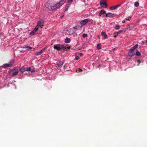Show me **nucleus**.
I'll use <instances>...</instances> for the list:
<instances>
[{
	"instance_id": "nucleus-1",
	"label": "nucleus",
	"mask_w": 147,
	"mask_h": 147,
	"mask_svg": "<svg viewBox=\"0 0 147 147\" xmlns=\"http://www.w3.org/2000/svg\"><path fill=\"white\" fill-rule=\"evenodd\" d=\"M53 46L54 49H56L57 51H60L61 49H62L63 50H66V48L65 47L60 44H57L54 45Z\"/></svg>"
},
{
	"instance_id": "nucleus-2",
	"label": "nucleus",
	"mask_w": 147,
	"mask_h": 147,
	"mask_svg": "<svg viewBox=\"0 0 147 147\" xmlns=\"http://www.w3.org/2000/svg\"><path fill=\"white\" fill-rule=\"evenodd\" d=\"M66 0H62L61 1L57 4H53V6L54 8V9L59 8L64 3Z\"/></svg>"
},
{
	"instance_id": "nucleus-3",
	"label": "nucleus",
	"mask_w": 147,
	"mask_h": 147,
	"mask_svg": "<svg viewBox=\"0 0 147 147\" xmlns=\"http://www.w3.org/2000/svg\"><path fill=\"white\" fill-rule=\"evenodd\" d=\"M45 6L47 8L49 9L50 10L54 9L53 5H52V3H50L49 1L46 3Z\"/></svg>"
},
{
	"instance_id": "nucleus-4",
	"label": "nucleus",
	"mask_w": 147,
	"mask_h": 147,
	"mask_svg": "<svg viewBox=\"0 0 147 147\" xmlns=\"http://www.w3.org/2000/svg\"><path fill=\"white\" fill-rule=\"evenodd\" d=\"M77 30V27L76 26L74 27L73 28H71L69 30V33L70 34H72L75 32Z\"/></svg>"
},
{
	"instance_id": "nucleus-5",
	"label": "nucleus",
	"mask_w": 147,
	"mask_h": 147,
	"mask_svg": "<svg viewBox=\"0 0 147 147\" xmlns=\"http://www.w3.org/2000/svg\"><path fill=\"white\" fill-rule=\"evenodd\" d=\"M100 4L102 7H106L107 6V5L105 1L104 0H101L100 1Z\"/></svg>"
},
{
	"instance_id": "nucleus-6",
	"label": "nucleus",
	"mask_w": 147,
	"mask_h": 147,
	"mask_svg": "<svg viewBox=\"0 0 147 147\" xmlns=\"http://www.w3.org/2000/svg\"><path fill=\"white\" fill-rule=\"evenodd\" d=\"M89 21V20L88 19H86L81 20L80 22V24L82 26H83L88 22Z\"/></svg>"
},
{
	"instance_id": "nucleus-7",
	"label": "nucleus",
	"mask_w": 147,
	"mask_h": 147,
	"mask_svg": "<svg viewBox=\"0 0 147 147\" xmlns=\"http://www.w3.org/2000/svg\"><path fill=\"white\" fill-rule=\"evenodd\" d=\"M38 27L35 28V29L30 33V35L31 36L34 35L36 33L38 30Z\"/></svg>"
},
{
	"instance_id": "nucleus-8",
	"label": "nucleus",
	"mask_w": 147,
	"mask_h": 147,
	"mask_svg": "<svg viewBox=\"0 0 147 147\" xmlns=\"http://www.w3.org/2000/svg\"><path fill=\"white\" fill-rule=\"evenodd\" d=\"M45 50V48H44V49H43L42 50H41L39 52H36L35 53V55H39L40 54H41L42 53H43L44 52Z\"/></svg>"
},
{
	"instance_id": "nucleus-9",
	"label": "nucleus",
	"mask_w": 147,
	"mask_h": 147,
	"mask_svg": "<svg viewBox=\"0 0 147 147\" xmlns=\"http://www.w3.org/2000/svg\"><path fill=\"white\" fill-rule=\"evenodd\" d=\"M43 26V22L42 23L41 21H38L37 26H40L41 28H42Z\"/></svg>"
},
{
	"instance_id": "nucleus-10",
	"label": "nucleus",
	"mask_w": 147,
	"mask_h": 147,
	"mask_svg": "<svg viewBox=\"0 0 147 147\" xmlns=\"http://www.w3.org/2000/svg\"><path fill=\"white\" fill-rule=\"evenodd\" d=\"M135 51H129L128 53V55L130 57H131L133 56L135 54Z\"/></svg>"
},
{
	"instance_id": "nucleus-11",
	"label": "nucleus",
	"mask_w": 147,
	"mask_h": 147,
	"mask_svg": "<svg viewBox=\"0 0 147 147\" xmlns=\"http://www.w3.org/2000/svg\"><path fill=\"white\" fill-rule=\"evenodd\" d=\"M57 65L59 67H60L63 64V62L62 61H59L57 62Z\"/></svg>"
},
{
	"instance_id": "nucleus-12",
	"label": "nucleus",
	"mask_w": 147,
	"mask_h": 147,
	"mask_svg": "<svg viewBox=\"0 0 147 147\" xmlns=\"http://www.w3.org/2000/svg\"><path fill=\"white\" fill-rule=\"evenodd\" d=\"M20 70L22 73H23L25 71H27V67H22L20 69Z\"/></svg>"
},
{
	"instance_id": "nucleus-13",
	"label": "nucleus",
	"mask_w": 147,
	"mask_h": 147,
	"mask_svg": "<svg viewBox=\"0 0 147 147\" xmlns=\"http://www.w3.org/2000/svg\"><path fill=\"white\" fill-rule=\"evenodd\" d=\"M120 5H118L112 6L110 7V9L112 10H114L117 8L118 7H119Z\"/></svg>"
},
{
	"instance_id": "nucleus-14",
	"label": "nucleus",
	"mask_w": 147,
	"mask_h": 147,
	"mask_svg": "<svg viewBox=\"0 0 147 147\" xmlns=\"http://www.w3.org/2000/svg\"><path fill=\"white\" fill-rule=\"evenodd\" d=\"M1 67L3 68H5L11 66L10 65H9V64L5 63L3 64Z\"/></svg>"
},
{
	"instance_id": "nucleus-15",
	"label": "nucleus",
	"mask_w": 147,
	"mask_h": 147,
	"mask_svg": "<svg viewBox=\"0 0 147 147\" xmlns=\"http://www.w3.org/2000/svg\"><path fill=\"white\" fill-rule=\"evenodd\" d=\"M105 14L106 15V16L110 18H112L113 17V14L111 13H108L107 14L105 13Z\"/></svg>"
},
{
	"instance_id": "nucleus-16",
	"label": "nucleus",
	"mask_w": 147,
	"mask_h": 147,
	"mask_svg": "<svg viewBox=\"0 0 147 147\" xmlns=\"http://www.w3.org/2000/svg\"><path fill=\"white\" fill-rule=\"evenodd\" d=\"M123 32L122 30H120L118 32H115L114 33V37L116 38L117 35Z\"/></svg>"
},
{
	"instance_id": "nucleus-17",
	"label": "nucleus",
	"mask_w": 147,
	"mask_h": 147,
	"mask_svg": "<svg viewBox=\"0 0 147 147\" xmlns=\"http://www.w3.org/2000/svg\"><path fill=\"white\" fill-rule=\"evenodd\" d=\"M101 34L102 36H103L104 37V38L105 39H107V36L105 32H102L101 33Z\"/></svg>"
},
{
	"instance_id": "nucleus-18",
	"label": "nucleus",
	"mask_w": 147,
	"mask_h": 147,
	"mask_svg": "<svg viewBox=\"0 0 147 147\" xmlns=\"http://www.w3.org/2000/svg\"><path fill=\"white\" fill-rule=\"evenodd\" d=\"M70 41V38L67 37L66 38L65 41V43H69Z\"/></svg>"
},
{
	"instance_id": "nucleus-19",
	"label": "nucleus",
	"mask_w": 147,
	"mask_h": 147,
	"mask_svg": "<svg viewBox=\"0 0 147 147\" xmlns=\"http://www.w3.org/2000/svg\"><path fill=\"white\" fill-rule=\"evenodd\" d=\"M24 48L27 49L28 50H31L32 49V48L27 45L24 46Z\"/></svg>"
},
{
	"instance_id": "nucleus-20",
	"label": "nucleus",
	"mask_w": 147,
	"mask_h": 147,
	"mask_svg": "<svg viewBox=\"0 0 147 147\" xmlns=\"http://www.w3.org/2000/svg\"><path fill=\"white\" fill-rule=\"evenodd\" d=\"M105 13V11L104 10H101L99 12V15L101 16V15L104 14Z\"/></svg>"
},
{
	"instance_id": "nucleus-21",
	"label": "nucleus",
	"mask_w": 147,
	"mask_h": 147,
	"mask_svg": "<svg viewBox=\"0 0 147 147\" xmlns=\"http://www.w3.org/2000/svg\"><path fill=\"white\" fill-rule=\"evenodd\" d=\"M14 60L13 59H11L9 62V64L10 65V66H11L14 63Z\"/></svg>"
},
{
	"instance_id": "nucleus-22",
	"label": "nucleus",
	"mask_w": 147,
	"mask_h": 147,
	"mask_svg": "<svg viewBox=\"0 0 147 147\" xmlns=\"http://www.w3.org/2000/svg\"><path fill=\"white\" fill-rule=\"evenodd\" d=\"M18 71H15L12 74V76H17L18 75Z\"/></svg>"
},
{
	"instance_id": "nucleus-23",
	"label": "nucleus",
	"mask_w": 147,
	"mask_h": 147,
	"mask_svg": "<svg viewBox=\"0 0 147 147\" xmlns=\"http://www.w3.org/2000/svg\"><path fill=\"white\" fill-rule=\"evenodd\" d=\"M101 44H98L97 46V48L98 49H100L101 48L100 47Z\"/></svg>"
},
{
	"instance_id": "nucleus-24",
	"label": "nucleus",
	"mask_w": 147,
	"mask_h": 147,
	"mask_svg": "<svg viewBox=\"0 0 147 147\" xmlns=\"http://www.w3.org/2000/svg\"><path fill=\"white\" fill-rule=\"evenodd\" d=\"M134 6L136 7H138L139 6V3L137 2H135L134 3Z\"/></svg>"
},
{
	"instance_id": "nucleus-25",
	"label": "nucleus",
	"mask_w": 147,
	"mask_h": 147,
	"mask_svg": "<svg viewBox=\"0 0 147 147\" xmlns=\"http://www.w3.org/2000/svg\"><path fill=\"white\" fill-rule=\"evenodd\" d=\"M136 55L137 56H140L141 54L139 51H137L136 52Z\"/></svg>"
},
{
	"instance_id": "nucleus-26",
	"label": "nucleus",
	"mask_w": 147,
	"mask_h": 147,
	"mask_svg": "<svg viewBox=\"0 0 147 147\" xmlns=\"http://www.w3.org/2000/svg\"><path fill=\"white\" fill-rule=\"evenodd\" d=\"M136 49V48L134 47V46L133 47H132L130 48V51H134V50Z\"/></svg>"
},
{
	"instance_id": "nucleus-27",
	"label": "nucleus",
	"mask_w": 147,
	"mask_h": 147,
	"mask_svg": "<svg viewBox=\"0 0 147 147\" xmlns=\"http://www.w3.org/2000/svg\"><path fill=\"white\" fill-rule=\"evenodd\" d=\"M120 26L119 25H117L115 27V29L117 30H118L119 29Z\"/></svg>"
},
{
	"instance_id": "nucleus-28",
	"label": "nucleus",
	"mask_w": 147,
	"mask_h": 147,
	"mask_svg": "<svg viewBox=\"0 0 147 147\" xmlns=\"http://www.w3.org/2000/svg\"><path fill=\"white\" fill-rule=\"evenodd\" d=\"M87 36L86 34H83L82 36L83 38H85Z\"/></svg>"
},
{
	"instance_id": "nucleus-29",
	"label": "nucleus",
	"mask_w": 147,
	"mask_h": 147,
	"mask_svg": "<svg viewBox=\"0 0 147 147\" xmlns=\"http://www.w3.org/2000/svg\"><path fill=\"white\" fill-rule=\"evenodd\" d=\"M31 68L29 67L28 68H27V71H30L31 70Z\"/></svg>"
},
{
	"instance_id": "nucleus-30",
	"label": "nucleus",
	"mask_w": 147,
	"mask_h": 147,
	"mask_svg": "<svg viewBox=\"0 0 147 147\" xmlns=\"http://www.w3.org/2000/svg\"><path fill=\"white\" fill-rule=\"evenodd\" d=\"M131 17H128V18H126V20H127L128 21H129L130 20V19H131Z\"/></svg>"
},
{
	"instance_id": "nucleus-31",
	"label": "nucleus",
	"mask_w": 147,
	"mask_h": 147,
	"mask_svg": "<svg viewBox=\"0 0 147 147\" xmlns=\"http://www.w3.org/2000/svg\"><path fill=\"white\" fill-rule=\"evenodd\" d=\"M73 0H68L67 2L68 3H71L72 2Z\"/></svg>"
},
{
	"instance_id": "nucleus-32",
	"label": "nucleus",
	"mask_w": 147,
	"mask_h": 147,
	"mask_svg": "<svg viewBox=\"0 0 147 147\" xmlns=\"http://www.w3.org/2000/svg\"><path fill=\"white\" fill-rule=\"evenodd\" d=\"M78 70L79 72H82V70L80 68H78Z\"/></svg>"
},
{
	"instance_id": "nucleus-33",
	"label": "nucleus",
	"mask_w": 147,
	"mask_h": 147,
	"mask_svg": "<svg viewBox=\"0 0 147 147\" xmlns=\"http://www.w3.org/2000/svg\"><path fill=\"white\" fill-rule=\"evenodd\" d=\"M75 59H79V56H76L75 57Z\"/></svg>"
},
{
	"instance_id": "nucleus-34",
	"label": "nucleus",
	"mask_w": 147,
	"mask_h": 147,
	"mask_svg": "<svg viewBox=\"0 0 147 147\" xmlns=\"http://www.w3.org/2000/svg\"><path fill=\"white\" fill-rule=\"evenodd\" d=\"M30 71H31V72L32 73H34V72H35V70H34V69L31 70Z\"/></svg>"
},
{
	"instance_id": "nucleus-35",
	"label": "nucleus",
	"mask_w": 147,
	"mask_h": 147,
	"mask_svg": "<svg viewBox=\"0 0 147 147\" xmlns=\"http://www.w3.org/2000/svg\"><path fill=\"white\" fill-rule=\"evenodd\" d=\"M138 44H136L134 46V47L136 49L138 47Z\"/></svg>"
},
{
	"instance_id": "nucleus-36",
	"label": "nucleus",
	"mask_w": 147,
	"mask_h": 147,
	"mask_svg": "<svg viewBox=\"0 0 147 147\" xmlns=\"http://www.w3.org/2000/svg\"><path fill=\"white\" fill-rule=\"evenodd\" d=\"M144 41H142L141 42V44L142 45H143L144 44Z\"/></svg>"
},
{
	"instance_id": "nucleus-37",
	"label": "nucleus",
	"mask_w": 147,
	"mask_h": 147,
	"mask_svg": "<svg viewBox=\"0 0 147 147\" xmlns=\"http://www.w3.org/2000/svg\"><path fill=\"white\" fill-rule=\"evenodd\" d=\"M66 49V50H65V51H66L67 50V49H70V47H65Z\"/></svg>"
},
{
	"instance_id": "nucleus-38",
	"label": "nucleus",
	"mask_w": 147,
	"mask_h": 147,
	"mask_svg": "<svg viewBox=\"0 0 147 147\" xmlns=\"http://www.w3.org/2000/svg\"><path fill=\"white\" fill-rule=\"evenodd\" d=\"M80 56H82L83 55V54L82 53H80Z\"/></svg>"
},
{
	"instance_id": "nucleus-39",
	"label": "nucleus",
	"mask_w": 147,
	"mask_h": 147,
	"mask_svg": "<svg viewBox=\"0 0 147 147\" xmlns=\"http://www.w3.org/2000/svg\"><path fill=\"white\" fill-rule=\"evenodd\" d=\"M125 22V20H123L122 21V22L123 23H124Z\"/></svg>"
},
{
	"instance_id": "nucleus-40",
	"label": "nucleus",
	"mask_w": 147,
	"mask_h": 147,
	"mask_svg": "<svg viewBox=\"0 0 147 147\" xmlns=\"http://www.w3.org/2000/svg\"><path fill=\"white\" fill-rule=\"evenodd\" d=\"M138 62L139 63H140V60H138Z\"/></svg>"
},
{
	"instance_id": "nucleus-41",
	"label": "nucleus",
	"mask_w": 147,
	"mask_h": 147,
	"mask_svg": "<svg viewBox=\"0 0 147 147\" xmlns=\"http://www.w3.org/2000/svg\"><path fill=\"white\" fill-rule=\"evenodd\" d=\"M63 16H62L61 17V18H62V17H63Z\"/></svg>"
},
{
	"instance_id": "nucleus-42",
	"label": "nucleus",
	"mask_w": 147,
	"mask_h": 147,
	"mask_svg": "<svg viewBox=\"0 0 147 147\" xmlns=\"http://www.w3.org/2000/svg\"><path fill=\"white\" fill-rule=\"evenodd\" d=\"M146 43H147V40H146Z\"/></svg>"
},
{
	"instance_id": "nucleus-43",
	"label": "nucleus",
	"mask_w": 147,
	"mask_h": 147,
	"mask_svg": "<svg viewBox=\"0 0 147 147\" xmlns=\"http://www.w3.org/2000/svg\"><path fill=\"white\" fill-rule=\"evenodd\" d=\"M67 10V8H66L65 9V11H66Z\"/></svg>"
}]
</instances>
